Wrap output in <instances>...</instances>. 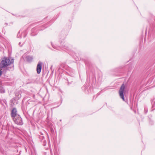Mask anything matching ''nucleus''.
<instances>
[{
	"instance_id": "nucleus-1",
	"label": "nucleus",
	"mask_w": 155,
	"mask_h": 155,
	"mask_svg": "<svg viewBox=\"0 0 155 155\" xmlns=\"http://www.w3.org/2000/svg\"><path fill=\"white\" fill-rule=\"evenodd\" d=\"M14 59L13 58L4 57L1 60L0 69L2 70L3 68H7L11 64H13Z\"/></svg>"
},
{
	"instance_id": "nucleus-2",
	"label": "nucleus",
	"mask_w": 155,
	"mask_h": 155,
	"mask_svg": "<svg viewBox=\"0 0 155 155\" xmlns=\"http://www.w3.org/2000/svg\"><path fill=\"white\" fill-rule=\"evenodd\" d=\"M12 119L15 123L18 125H22L23 124L22 118L19 115H17Z\"/></svg>"
},
{
	"instance_id": "nucleus-3",
	"label": "nucleus",
	"mask_w": 155,
	"mask_h": 155,
	"mask_svg": "<svg viewBox=\"0 0 155 155\" xmlns=\"http://www.w3.org/2000/svg\"><path fill=\"white\" fill-rule=\"evenodd\" d=\"M125 88V86L124 84H123L120 87L119 91V95L123 101H124V91Z\"/></svg>"
},
{
	"instance_id": "nucleus-4",
	"label": "nucleus",
	"mask_w": 155,
	"mask_h": 155,
	"mask_svg": "<svg viewBox=\"0 0 155 155\" xmlns=\"http://www.w3.org/2000/svg\"><path fill=\"white\" fill-rule=\"evenodd\" d=\"M19 115L17 114V110L15 108H14L11 111V116L12 119Z\"/></svg>"
},
{
	"instance_id": "nucleus-5",
	"label": "nucleus",
	"mask_w": 155,
	"mask_h": 155,
	"mask_svg": "<svg viewBox=\"0 0 155 155\" xmlns=\"http://www.w3.org/2000/svg\"><path fill=\"white\" fill-rule=\"evenodd\" d=\"M42 64V63L41 62L39 61L37 65L36 70L37 73L38 74H40L41 72Z\"/></svg>"
},
{
	"instance_id": "nucleus-6",
	"label": "nucleus",
	"mask_w": 155,
	"mask_h": 155,
	"mask_svg": "<svg viewBox=\"0 0 155 155\" xmlns=\"http://www.w3.org/2000/svg\"><path fill=\"white\" fill-rule=\"evenodd\" d=\"M20 32H21V37H23L24 38H25L27 34V32L26 31V30H25L23 31V32H22V30H20L19 31V32L17 35L18 37V35Z\"/></svg>"
},
{
	"instance_id": "nucleus-7",
	"label": "nucleus",
	"mask_w": 155,
	"mask_h": 155,
	"mask_svg": "<svg viewBox=\"0 0 155 155\" xmlns=\"http://www.w3.org/2000/svg\"><path fill=\"white\" fill-rule=\"evenodd\" d=\"M62 45V48L63 50H66L68 51L69 50V48L67 43L61 44Z\"/></svg>"
},
{
	"instance_id": "nucleus-8",
	"label": "nucleus",
	"mask_w": 155,
	"mask_h": 155,
	"mask_svg": "<svg viewBox=\"0 0 155 155\" xmlns=\"http://www.w3.org/2000/svg\"><path fill=\"white\" fill-rule=\"evenodd\" d=\"M26 60L28 62H31L33 59V58L32 56H27L26 58Z\"/></svg>"
},
{
	"instance_id": "nucleus-9",
	"label": "nucleus",
	"mask_w": 155,
	"mask_h": 155,
	"mask_svg": "<svg viewBox=\"0 0 155 155\" xmlns=\"http://www.w3.org/2000/svg\"><path fill=\"white\" fill-rule=\"evenodd\" d=\"M15 97L17 99H19L21 98V94L18 93H16L15 94Z\"/></svg>"
},
{
	"instance_id": "nucleus-10",
	"label": "nucleus",
	"mask_w": 155,
	"mask_h": 155,
	"mask_svg": "<svg viewBox=\"0 0 155 155\" xmlns=\"http://www.w3.org/2000/svg\"><path fill=\"white\" fill-rule=\"evenodd\" d=\"M52 45L53 47L55 49H57L58 50H59L60 49V48L59 47L56 46L54 45H53L52 44Z\"/></svg>"
},
{
	"instance_id": "nucleus-11",
	"label": "nucleus",
	"mask_w": 155,
	"mask_h": 155,
	"mask_svg": "<svg viewBox=\"0 0 155 155\" xmlns=\"http://www.w3.org/2000/svg\"><path fill=\"white\" fill-rule=\"evenodd\" d=\"M5 90L4 89H3V88H1L0 89V92L1 93H4L5 92Z\"/></svg>"
},
{
	"instance_id": "nucleus-12",
	"label": "nucleus",
	"mask_w": 155,
	"mask_h": 155,
	"mask_svg": "<svg viewBox=\"0 0 155 155\" xmlns=\"http://www.w3.org/2000/svg\"><path fill=\"white\" fill-rule=\"evenodd\" d=\"M21 42H20L19 44H18V45L19 46H20L21 47L23 45V43H22L21 45Z\"/></svg>"
},
{
	"instance_id": "nucleus-13",
	"label": "nucleus",
	"mask_w": 155,
	"mask_h": 155,
	"mask_svg": "<svg viewBox=\"0 0 155 155\" xmlns=\"http://www.w3.org/2000/svg\"><path fill=\"white\" fill-rule=\"evenodd\" d=\"M2 70L0 69V77L1 76V75H2V71H1Z\"/></svg>"
},
{
	"instance_id": "nucleus-14",
	"label": "nucleus",
	"mask_w": 155,
	"mask_h": 155,
	"mask_svg": "<svg viewBox=\"0 0 155 155\" xmlns=\"http://www.w3.org/2000/svg\"><path fill=\"white\" fill-rule=\"evenodd\" d=\"M36 34H33L32 33L31 34V35H32V36L35 35H36Z\"/></svg>"
},
{
	"instance_id": "nucleus-15",
	"label": "nucleus",
	"mask_w": 155,
	"mask_h": 155,
	"mask_svg": "<svg viewBox=\"0 0 155 155\" xmlns=\"http://www.w3.org/2000/svg\"><path fill=\"white\" fill-rule=\"evenodd\" d=\"M35 28H33L31 30L32 32H33L34 30H35Z\"/></svg>"
},
{
	"instance_id": "nucleus-16",
	"label": "nucleus",
	"mask_w": 155,
	"mask_h": 155,
	"mask_svg": "<svg viewBox=\"0 0 155 155\" xmlns=\"http://www.w3.org/2000/svg\"><path fill=\"white\" fill-rule=\"evenodd\" d=\"M52 68V66H51V68Z\"/></svg>"
}]
</instances>
